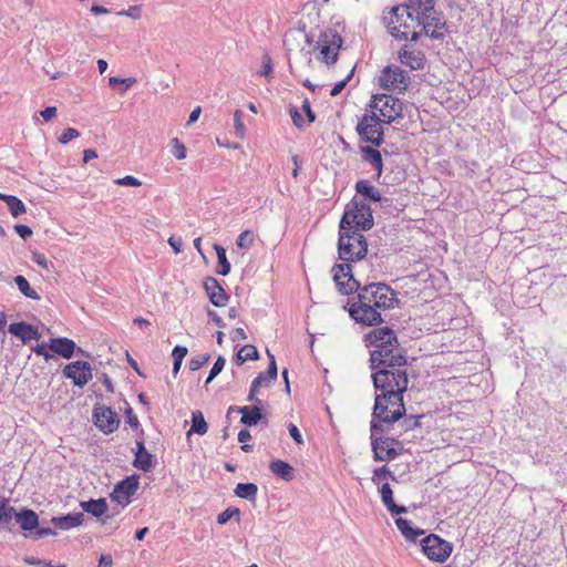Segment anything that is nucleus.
<instances>
[{
    "label": "nucleus",
    "mask_w": 567,
    "mask_h": 567,
    "mask_svg": "<svg viewBox=\"0 0 567 567\" xmlns=\"http://www.w3.org/2000/svg\"><path fill=\"white\" fill-rule=\"evenodd\" d=\"M395 525L404 538L409 542H414L419 536L424 534L421 528H414L408 519L399 517L395 519Z\"/></svg>",
    "instance_id": "c85d7f7f"
},
{
    "label": "nucleus",
    "mask_w": 567,
    "mask_h": 567,
    "mask_svg": "<svg viewBox=\"0 0 567 567\" xmlns=\"http://www.w3.org/2000/svg\"><path fill=\"white\" fill-rule=\"evenodd\" d=\"M173 156L177 159H184L186 157V147L181 141L175 137L172 140V150H171Z\"/></svg>",
    "instance_id": "c03bdc74"
},
{
    "label": "nucleus",
    "mask_w": 567,
    "mask_h": 567,
    "mask_svg": "<svg viewBox=\"0 0 567 567\" xmlns=\"http://www.w3.org/2000/svg\"><path fill=\"white\" fill-rule=\"evenodd\" d=\"M8 331L12 336L19 338L24 344L29 343L33 339L39 340L41 338V333L37 327L23 321L11 323Z\"/></svg>",
    "instance_id": "a211bd4d"
},
{
    "label": "nucleus",
    "mask_w": 567,
    "mask_h": 567,
    "mask_svg": "<svg viewBox=\"0 0 567 567\" xmlns=\"http://www.w3.org/2000/svg\"><path fill=\"white\" fill-rule=\"evenodd\" d=\"M208 431V425L204 419V415L200 411L193 412L192 414V427L187 432V436H190L193 433L198 435H204Z\"/></svg>",
    "instance_id": "473e14b6"
},
{
    "label": "nucleus",
    "mask_w": 567,
    "mask_h": 567,
    "mask_svg": "<svg viewBox=\"0 0 567 567\" xmlns=\"http://www.w3.org/2000/svg\"><path fill=\"white\" fill-rule=\"evenodd\" d=\"M288 432L291 436V439L297 443V444H302L303 443V439H302V435L299 431V429L293 424V423H289L288 424Z\"/></svg>",
    "instance_id": "13d9d810"
},
{
    "label": "nucleus",
    "mask_w": 567,
    "mask_h": 567,
    "mask_svg": "<svg viewBox=\"0 0 567 567\" xmlns=\"http://www.w3.org/2000/svg\"><path fill=\"white\" fill-rule=\"evenodd\" d=\"M51 522L59 529L68 530L82 525L84 522V514L71 513L60 517H52Z\"/></svg>",
    "instance_id": "b1692460"
},
{
    "label": "nucleus",
    "mask_w": 567,
    "mask_h": 567,
    "mask_svg": "<svg viewBox=\"0 0 567 567\" xmlns=\"http://www.w3.org/2000/svg\"><path fill=\"white\" fill-rule=\"evenodd\" d=\"M136 83L135 78H117L111 76L109 78V85L111 87H115V85H123L121 89V94H124L128 89H131Z\"/></svg>",
    "instance_id": "ea45409f"
},
{
    "label": "nucleus",
    "mask_w": 567,
    "mask_h": 567,
    "mask_svg": "<svg viewBox=\"0 0 567 567\" xmlns=\"http://www.w3.org/2000/svg\"><path fill=\"white\" fill-rule=\"evenodd\" d=\"M138 488V480L136 476H130L115 485L111 497L122 506H126L131 502V497Z\"/></svg>",
    "instance_id": "dca6fc26"
},
{
    "label": "nucleus",
    "mask_w": 567,
    "mask_h": 567,
    "mask_svg": "<svg viewBox=\"0 0 567 567\" xmlns=\"http://www.w3.org/2000/svg\"><path fill=\"white\" fill-rule=\"evenodd\" d=\"M417 28L422 27V30L432 39H443L446 32V22L441 12L435 9L432 12H426L417 17Z\"/></svg>",
    "instance_id": "ddd939ff"
},
{
    "label": "nucleus",
    "mask_w": 567,
    "mask_h": 567,
    "mask_svg": "<svg viewBox=\"0 0 567 567\" xmlns=\"http://www.w3.org/2000/svg\"><path fill=\"white\" fill-rule=\"evenodd\" d=\"M31 259L39 267H41L43 269H49L50 262L43 254H41L39 251H33Z\"/></svg>",
    "instance_id": "4d7b16f0"
},
{
    "label": "nucleus",
    "mask_w": 567,
    "mask_h": 567,
    "mask_svg": "<svg viewBox=\"0 0 567 567\" xmlns=\"http://www.w3.org/2000/svg\"><path fill=\"white\" fill-rule=\"evenodd\" d=\"M75 348V342L68 338H52L49 342V350L64 359H70L73 355Z\"/></svg>",
    "instance_id": "412c9836"
},
{
    "label": "nucleus",
    "mask_w": 567,
    "mask_h": 567,
    "mask_svg": "<svg viewBox=\"0 0 567 567\" xmlns=\"http://www.w3.org/2000/svg\"><path fill=\"white\" fill-rule=\"evenodd\" d=\"M389 32L398 39L415 41L419 37L417 18L411 12L403 13L395 11V7L391 9L389 16L384 17Z\"/></svg>",
    "instance_id": "423d86ee"
},
{
    "label": "nucleus",
    "mask_w": 567,
    "mask_h": 567,
    "mask_svg": "<svg viewBox=\"0 0 567 567\" xmlns=\"http://www.w3.org/2000/svg\"><path fill=\"white\" fill-rule=\"evenodd\" d=\"M80 506L84 512L95 517L103 516L107 511V503L104 498L84 501L80 503Z\"/></svg>",
    "instance_id": "cd10ccee"
},
{
    "label": "nucleus",
    "mask_w": 567,
    "mask_h": 567,
    "mask_svg": "<svg viewBox=\"0 0 567 567\" xmlns=\"http://www.w3.org/2000/svg\"><path fill=\"white\" fill-rule=\"evenodd\" d=\"M367 341L375 349L371 351V378L377 391L395 392L403 395L408 390L405 351L399 346L395 333L389 328H378L367 334Z\"/></svg>",
    "instance_id": "f257e3e1"
},
{
    "label": "nucleus",
    "mask_w": 567,
    "mask_h": 567,
    "mask_svg": "<svg viewBox=\"0 0 567 567\" xmlns=\"http://www.w3.org/2000/svg\"><path fill=\"white\" fill-rule=\"evenodd\" d=\"M254 243H255V235L251 230L243 231L236 240V245L241 249L251 248L254 246Z\"/></svg>",
    "instance_id": "a19ab883"
},
{
    "label": "nucleus",
    "mask_w": 567,
    "mask_h": 567,
    "mask_svg": "<svg viewBox=\"0 0 567 567\" xmlns=\"http://www.w3.org/2000/svg\"><path fill=\"white\" fill-rule=\"evenodd\" d=\"M370 107L375 112L381 121L390 124L395 118L402 116V103L399 99L388 94H375L370 103Z\"/></svg>",
    "instance_id": "0eeeda50"
},
{
    "label": "nucleus",
    "mask_w": 567,
    "mask_h": 567,
    "mask_svg": "<svg viewBox=\"0 0 567 567\" xmlns=\"http://www.w3.org/2000/svg\"><path fill=\"white\" fill-rule=\"evenodd\" d=\"M422 551L432 561L444 563L452 554L453 545L439 535L430 534L421 542Z\"/></svg>",
    "instance_id": "9d476101"
},
{
    "label": "nucleus",
    "mask_w": 567,
    "mask_h": 567,
    "mask_svg": "<svg viewBox=\"0 0 567 567\" xmlns=\"http://www.w3.org/2000/svg\"><path fill=\"white\" fill-rule=\"evenodd\" d=\"M272 73V61L268 54L262 55L260 75L269 78Z\"/></svg>",
    "instance_id": "5fc2aeb1"
},
{
    "label": "nucleus",
    "mask_w": 567,
    "mask_h": 567,
    "mask_svg": "<svg viewBox=\"0 0 567 567\" xmlns=\"http://www.w3.org/2000/svg\"><path fill=\"white\" fill-rule=\"evenodd\" d=\"M186 354H187V348L182 347V346H176L172 352L173 360L177 361V362H183Z\"/></svg>",
    "instance_id": "052dcab7"
},
{
    "label": "nucleus",
    "mask_w": 567,
    "mask_h": 567,
    "mask_svg": "<svg viewBox=\"0 0 567 567\" xmlns=\"http://www.w3.org/2000/svg\"><path fill=\"white\" fill-rule=\"evenodd\" d=\"M382 123L378 114L372 112L362 116L355 130L361 140L380 146L383 143Z\"/></svg>",
    "instance_id": "1a4fd4ad"
},
{
    "label": "nucleus",
    "mask_w": 567,
    "mask_h": 567,
    "mask_svg": "<svg viewBox=\"0 0 567 567\" xmlns=\"http://www.w3.org/2000/svg\"><path fill=\"white\" fill-rule=\"evenodd\" d=\"M333 281L342 295L359 291L360 282L353 277L352 267L349 264H337L332 267Z\"/></svg>",
    "instance_id": "f8f14e48"
},
{
    "label": "nucleus",
    "mask_w": 567,
    "mask_h": 567,
    "mask_svg": "<svg viewBox=\"0 0 567 567\" xmlns=\"http://www.w3.org/2000/svg\"><path fill=\"white\" fill-rule=\"evenodd\" d=\"M14 282L19 289V291L27 298H30L32 300H40L39 293L31 288L29 281L25 279L24 276H16Z\"/></svg>",
    "instance_id": "f704fd0d"
},
{
    "label": "nucleus",
    "mask_w": 567,
    "mask_h": 567,
    "mask_svg": "<svg viewBox=\"0 0 567 567\" xmlns=\"http://www.w3.org/2000/svg\"><path fill=\"white\" fill-rule=\"evenodd\" d=\"M204 288L214 306L224 307L226 305L228 296L215 278H207L204 282Z\"/></svg>",
    "instance_id": "aec40b11"
},
{
    "label": "nucleus",
    "mask_w": 567,
    "mask_h": 567,
    "mask_svg": "<svg viewBox=\"0 0 567 567\" xmlns=\"http://www.w3.org/2000/svg\"><path fill=\"white\" fill-rule=\"evenodd\" d=\"M368 252V244L360 231L339 230L338 254L343 261L362 260Z\"/></svg>",
    "instance_id": "39448f33"
},
{
    "label": "nucleus",
    "mask_w": 567,
    "mask_h": 567,
    "mask_svg": "<svg viewBox=\"0 0 567 567\" xmlns=\"http://www.w3.org/2000/svg\"><path fill=\"white\" fill-rule=\"evenodd\" d=\"M3 202L7 204L10 214L16 218L27 212L25 205L17 196L7 195L3 197Z\"/></svg>",
    "instance_id": "72a5a7b5"
},
{
    "label": "nucleus",
    "mask_w": 567,
    "mask_h": 567,
    "mask_svg": "<svg viewBox=\"0 0 567 567\" xmlns=\"http://www.w3.org/2000/svg\"><path fill=\"white\" fill-rule=\"evenodd\" d=\"M94 424L105 434L113 433L117 430L120 421L116 413L104 405H95L93 409Z\"/></svg>",
    "instance_id": "2eb2a0df"
},
{
    "label": "nucleus",
    "mask_w": 567,
    "mask_h": 567,
    "mask_svg": "<svg viewBox=\"0 0 567 567\" xmlns=\"http://www.w3.org/2000/svg\"><path fill=\"white\" fill-rule=\"evenodd\" d=\"M355 190L357 193L361 194L364 198L373 200V202H381L382 195L380 190L370 184V182L365 179H361L357 182L355 184Z\"/></svg>",
    "instance_id": "c756f323"
},
{
    "label": "nucleus",
    "mask_w": 567,
    "mask_h": 567,
    "mask_svg": "<svg viewBox=\"0 0 567 567\" xmlns=\"http://www.w3.org/2000/svg\"><path fill=\"white\" fill-rule=\"evenodd\" d=\"M31 350L40 357H43L45 361H49L53 358V354L49 350V343L42 342L41 344H38L35 347H32Z\"/></svg>",
    "instance_id": "3c124183"
},
{
    "label": "nucleus",
    "mask_w": 567,
    "mask_h": 567,
    "mask_svg": "<svg viewBox=\"0 0 567 567\" xmlns=\"http://www.w3.org/2000/svg\"><path fill=\"white\" fill-rule=\"evenodd\" d=\"M305 39L309 44H311L310 37L306 34L301 30H290L285 34L284 44L289 53L292 50V42H298L299 40Z\"/></svg>",
    "instance_id": "e433bc0d"
},
{
    "label": "nucleus",
    "mask_w": 567,
    "mask_h": 567,
    "mask_svg": "<svg viewBox=\"0 0 567 567\" xmlns=\"http://www.w3.org/2000/svg\"><path fill=\"white\" fill-rule=\"evenodd\" d=\"M289 114L292 118L293 124L297 127H301L303 125V118L296 106H293V105L289 106Z\"/></svg>",
    "instance_id": "bf43d9fd"
},
{
    "label": "nucleus",
    "mask_w": 567,
    "mask_h": 567,
    "mask_svg": "<svg viewBox=\"0 0 567 567\" xmlns=\"http://www.w3.org/2000/svg\"><path fill=\"white\" fill-rule=\"evenodd\" d=\"M237 412L241 414L240 423L247 426L257 425L262 417L261 410L258 405L241 406L238 408Z\"/></svg>",
    "instance_id": "bb28decb"
},
{
    "label": "nucleus",
    "mask_w": 567,
    "mask_h": 567,
    "mask_svg": "<svg viewBox=\"0 0 567 567\" xmlns=\"http://www.w3.org/2000/svg\"><path fill=\"white\" fill-rule=\"evenodd\" d=\"M380 85L389 91L404 92L410 83L409 74L399 66H386L379 76Z\"/></svg>",
    "instance_id": "9b49d317"
},
{
    "label": "nucleus",
    "mask_w": 567,
    "mask_h": 567,
    "mask_svg": "<svg viewBox=\"0 0 567 567\" xmlns=\"http://www.w3.org/2000/svg\"><path fill=\"white\" fill-rule=\"evenodd\" d=\"M234 493L239 498L254 502L258 493V487L255 483H238Z\"/></svg>",
    "instance_id": "2f4dec72"
},
{
    "label": "nucleus",
    "mask_w": 567,
    "mask_h": 567,
    "mask_svg": "<svg viewBox=\"0 0 567 567\" xmlns=\"http://www.w3.org/2000/svg\"><path fill=\"white\" fill-rule=\"evenodd\" d=\"M360 152L362 154V159L369 163L374 171L377 172V177L379 178L382 174L383 163L380 151L371 147V146H361Z\"/></svg>",
    "instance_id": "a878e982"
},
{
    "label": "nucleus",
    "mask_w": 567,
    "mask_h": 567,
    "mask_svg": "<svg viewBox=\"0 0 567 567\" xmlns=\"http://www.w3.org/2000/svg\"><path fill=\"white\" fill-rule=\"evenodd\" d=\"M55 534L56 533L53 529L49 528V527H42V528H38L37 527V529H34L33 537L35 539H40V538H43L45 536H51V535H55Z\"/></svg>",
    "instance_id": "338daca9"
},
{
    "label": "nucleus",
    "mask_w": 567,
    "mask_h": 567,
    "mask_svg": "<svg viewBox=\"0 0 567 567\" xmlns=\"http://www.w3.org/2000/svg\"><path fill=\"white\" fill-rule=\"evenodd\" d=\"M135 458L133 465L143 471L148 472L153 467V455L147 452L143 441H136V449L134 450Z\"/></svg>",
    "instance_id": "4be33fe9"
},
{
    "label": "nucleus",
    "mask_w": 567,
    "mask_h": 567,
    "mask_svg": "<svg viewBox=\"0 0 567 567\" xmlns=\"http://www.w3.org/2000/svg\"><path fill=\"white\" fill-rule=\"evenodd\" d=\"M115 184L121 185V186H133V187H137V186L142 185L141 181L132 175H126L122 178H117L115 181Z\"/></svg>",
    "instance_id": "6e6d98bb"
},
{
    "label": "nucleus",
    "mask_w": 567,
    "mask_h": 567,
    "mask_svg": "<svg viewBox=\"0 0 567 567\" xmlns=\"http://www.w3.org/2000/svg\"><path fill=\"white\" fill-rule=\"evenodd\" d=\"M13 518L24 532H33L39 526V517L32 509L24 508L19 513L14 512Z\"/></svg>",
    "instance_id": "5701e85b"
},
{
    "label": "nucleus",
    "mask_w": 567,
    "mask_h": 567,
    "mask_svg": "<svg viewBox=\"0 0 567 567\" xmlns=\"http://www.w3.org/2000/svg\"><path fill=\"white\" fill-rule=\"evenodd\" d=\"M258 358V351L256 347L251 344L244 346L236 355L238 364H243L247 360H257Z\"/></svg>",
    "instance_id": "58836bf2"
},
{
    "label": "nucleus",
    "mask_w": 567,
    "mask_h": 567,
    "mask_svg": "<svg viewBox=\"0 0 567 567\" xmlns=\"http://www.w3.org/2000/svg\"><path fill=\"white\" fill-rule=\"evenodd\" d=\"M380 493H381V499H382V503L384 504V506L390 507V505L392 503H394L393 492H392L390 485L388 483H384L380 488Z\"/></svg>",
    "instance_id": "de8ad7c7"
},
{
    "label": "nucleus",
    "mask_w": 567,
    "mask_h": 567,
    "mask_svg": "<svg viewBox=\"0 0 567 567\" xmlns=\"http://www.w3.org/2000/svg\"><path fill=\"white\" fill-rule=\"evenodd\" d=\"M14 230L23 239H27L32 235V229L27 225H16Z\"/></svg>",
    "instance_id": "0e129e2a"
},
{
    "label": "nucleus",
    "mask_w": 567,
    "mask_h": 567,
    "mask_svg": "<svg viewBox=\"0 0 567 567\" xmlns=\"http://www.w3.org/2000/svg\"><path fill=\"white\" fill-rule=\"evenodd\" d=\"M389 474H390V471H389V468L386 466L378 467L373 472L372 481L373 482H379V481H381L382 478H384Z\"/></svg>",
    "instance_id": "69168bd1"
},
{
    "label": "nucleus",
    "mask_w": 567,
    "mask_h": 567,
    "mask_svg": "<svg viewBox=\"0 0 567 567\" xmlns=\"http://www.w3.org/2000/svg\"><path fill=\"white\" fill-rule=\"evenodd\" d=\"M209 358H210V355L208 353L198 354V355L192 358L188 362L189 370L190 371L199 370L203 365H205L208 362Z\"/></svg>",
    "instance_id": "37998d69"
},
{
    "label": "nucleus",
    "mask_w": 567,
    "mask_h": 567,
    "mask_svg": "<svg viewBox=\"0 0 567 567\" xmlns=\"http://www.w3.org/2000/svg\"><path fill=\"white\" fill-rule=\"evenodd\" d=\"M120 17H127L134 20H140L142 18V7L141 6H130L126 10H121L116 12Z\"/></svg>",
    "instance_id": "49530a36"
},
{
    "label": "nucleus",
    "mask_w": 567,
    "mask_h": 567,
    "mask_svg": "<svg viewBox=\"0 0 567 567\" xmlns=\"http://www.w3.org/2000/svg\"><path fill=\"white\" fill-rule=\"evenodd\" d=\"M214 249L218 258V270L217 272L221 276H227L230 272V264L226 257V250L218 244L214 245Z\"/></svg>",
    "instance_id": "c9c22d12"
},
{
    "label": "nucleus",
    "mask_w": 567,
    "mask_h": 567,
    "mask_svg": "<svg viewBox=\"0 0 567 567\" xmlns=\"http://www.w3.org/2000/svg\"><path fill=\"white\" fill-rule=\"evenodd\" d=\"M271 380L266 375V373L261 372L259 373L254 381L251 382V385L259 389V386H268L270 384Z\"/></svg>",
    "instance_id": "680f3d73"
},
{
    "label": "nucleus",
    "mask_w": 567,
    "mask_h": 567,
    "mask_svg": "<svg viewBox=\"0 0 567 567\" xmlns=\"http://www.w3.org/2000/svg\"><path fill=\"white\" fill-rule=\"evenodd\" d=\"M342 42L341 35L336 31L327 30L322 32L315 47L319 50L317 59L328 65L336 63Z\"/></svg>",
    "instance_id": "6e6552de"
},
{
    "label": "nucleus",
    "mask_w": 567,
    "mask_h": 567,
    "mask_svg": "<svg viewBox=\"0 0 567 567\" xmlns=\"http://www.w3.org/2000/svg\"><path fill=\"white\" fill-rule=\"evenodd\" d=\"M373 226L371 207L362 202L352 199L346 207L340 220V230L360 231L368 230Z\"/></svg>",
    "instance_id": "20e7f679"
},
{
    "label": "nucleus",
    "mask_w": 567,
    "mask_h": 567,
    "mask_svg": "<svg viewBox=\"0 0 567 567\" xmlns=\"http://www.w3.org/2000/svg\"><path fill=\"white\" fill-rule=\"evenodd\" d=\"M243 111L241 110H236L235 113H234V128H235V134L238 138L243 140L245 137V134H246V127L243 123Z\"/></svg>",
    "instance_id": "79ce46f5"
},
{
    "label": "nucleus",
    "mask_w": 567,
    "mask_h": 567,
    "mask_svg": "<svg viewBox=\"0 0 567 567\" xmlns=\"http://www.w3.org/2000/svg\"><path fill=\"white\" fill-rule=\"evenodd\" d=\"M225 363V358L219 355L210 369L209 375L206 379V384L210 383L223 371Z\"/></svg>",
    "instance_id": "a18cd8bd"
},
{
    "label": "nucleus",
    "mask_w": 567,
    "mask_h": 567,
    "mask_svg": "<svg viewBox=\"0 0 567 567\" xmlns=\"http://www.w3.org/2000/svg\"><path fill=\"white\" fill-rule=\"evenodd\" d=\"M79 136H80V132L76 128L68 127L59 136V142L61 144H66L70 141H72V140H74V138H76Z\"/></svg>",
    "instance_id": "8fccbe9b"
},
{
    "label": "nucleus",
    "mask_w": 567,
    "mask_h": 567,
    "mask_svg": "<svg viewBox=\"0 0 567 567\" xmlns=\"http://www.w3.org/2000/svg\"><path fill=\"white\" fill-rule=\"evenodd\" d=\"M353 73H354V68L351 69L349 74L343 80H341L340 82H338L333 85V87L330 92V95L337 96L338 94H340L342 92V90L346 87V85L348 84V82L350 81V79L352 78Z\"/></svg>",
    "instance_id": "603ef678"
},
{
    "label": "nucleus",
    "mask_w": 567,
    "mask_h": 567,
    "mask_svg": "<svg viewBox=\"0 0 567 567\" xmlns=\"http://www.w3.org/2000/svg\"><path fill=\"white\" fill-rule=\"evenodd\" d=\"M405 414L403 395L395 392L375 394L370 431L372 436L384 432L383 424H392Z\"/></svg>",
    "instance_id": "7ed1b4c3"
},
{
    "label": "nucleus",
    "mask_w": 567,
    "mask_h": 567,
    "mask_svg": "<svg viewBox=\"0 0 567 567\" xmlns=\"http://www.w3.org/2000/svg\"><path fill=\"white\" fill-rule=\"evenodd\" d=\"M240 512L238 508H227L224 512L219 513L217 516V523L220 525H225L228 523L231 517L239 516Z\"/></svg>",
    "instance_id": "09e8293b"
},
{
    "label": "nucleus",
    "mask_w": 567,
    "mask_h": 567,
    "mask_svg": "<svg viewBox=\"0 0 567 567\" xmlns=\"http://www.w3.org/2000/svg\"><path fill=\"white\" fill-rule=\"evenodd\" d=\"M62 373L79 388H83L92 379V368L86 361L71 362L63 368Z\"/></svg>",
    "instance_id": "4468645a"
},
{
    "label": "nucleus",
    "mask_w": 567,
    "mask_h": 567,
    "mask_svg": "<svg viewBox=\"0 0 567 567\" xmlns=\"http://www.w3.org/2000/svg\"><path fill=\"white\" fill-rule=\"evenodd\" d=\"M267 355L269 358V364H268V370L266 372V375L269 378V380L272 381V380L277 379V373H278L276 359H275V355L272 353H270L269 350H267Z\"/></svg>",
    "instance_id": "864d4df0"
},
{
    "label": "nucleus",
    "mask_w": 567,
    "mask_h": 567,
    "mask_svg": "<svg viewBox=\"0 0 567 567\" xmlns=\"http://www.w3.org/2000/svg\"><path fill=\"white\" fill-rule=\"evenodd\" d=\"M269 468L272 474L287 482L293 478V468L285 461L275 460L269 464Z\"/></svg>",
    "instance_id": "7c9ffc66"
},
{
    "label": "nucleus",
    "mask_w": 567,
    "mask_h": 567,
    "mask_svg": "<svg viewBox=\"0 0 567 567\" xmlns=\"http://www.w3.org/2000/svg\"><path fill=\"white\" fill-rule=\"evenodd\" d=\"M395 293L385 284H369L359 288L358 301L349 308L350 317L357 322L375 326L382 322L380 310L393 308Z\"/></svg>",
    "instance_id": "f03ea898"
},
{
    "label": "nucleus",
    "mask_w": 567,
    "mask_h": 567,
    "mask_svg": "<svg viewBox=\"0 0 567 567\" xmlns=\"http://www.w3.org/2000/svg\"><path fill=\"white\" fill-rule=\"evenodd\" d=\"M435 0H406L404 4L395 7V11H399L401 16L411 12L417 18L426 12H432Z\"/></svg>",
    "instance_id": "6ab92c4d"
},
{
    "label": "nucleus",
    "mask_w": 567,
    "mask_h": 567,
    "mask_svg": "<svg viewBox=\"0 0 567 567\" xmlns=\"http://www.w3.org/2000/svg\"><path fill=\"white\" fill-rule=\"evenodd\" d=\"M23 561L28 565H34L35 567H52V564L35 557H24Z\"/></svg>",
    "instance_id": "e2e57ef3"
},
{
    "label": "nucleus",
    "mask_w": 567,
    "mask_h": 567,
    "mask_svg": "<svg viewBox=\"0 0 567 567\" xmlns=\"http://www.w3.org/2000/svg\"><path fill=\"white\" fill-rule=\"evenodd\" d=\"M399 59L402 64L410 66L412 70H421L424 66V55L420 51L402 49L399 52Z\"/></svg>",
    "instance_id": "393cba45"
},
{
    "label": "nucleus",
    "mask_w": 567,
    "mask_h": 567,
    "mask_svg": "<svg viewBox=\"0 0 567 567\" xmlns=\"http://www.w3.org/2000/svg\"><path fill=\"white\" fill-rule=\"evenodd\" d=\"M231 340L234 342H239V341H244L247 339V334L245 332V330L243 328H236L231 331Z\"/></svg>",
    "instance_id": "774afa93"
},
{
    "label": "nucleus",
    "mask_w": 567,
    "mask_h": 567,
    "mask_svg": "<svg viewBox=\"0 0 567 567\" xmlns=\"http://www.w3.org/2000/svg\"><path fill=\"white\" fill-rule=\"evenodd\" d=\"M377 434L371 435V446L373 451V458L377 462H386L394 460L398 456V452L395 449L390 446L394 440L392 439H383L377 437Z\"/></svg>",
    "instance_id": "f3484780"
},
{
    "label": "nucleus",
    "mask_w": 567,
    "mask_h": 567,
    "mask_svg": "<svg viewBox=\"0 0 567 567\" xmlns=\"http://www.w3.org/2000/svg\"><path fill=\"white\" fill-rule=\"evenodd\" d=\"M14 508L10 506L8 498L0 495V524L7 525L13 519Z\"/></svg>",
    "instance_id": "4c0bfd02"
}]
</instances>
